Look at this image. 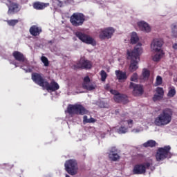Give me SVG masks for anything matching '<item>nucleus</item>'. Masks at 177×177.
<instances>
[{
  "label": "nucleus",
  "mask_w": 177,
  "mask_h": 177,
  "mask_svg": "<svg viewBox=\"0 0 177 177\" xmlns=\"http://www.w3.org/2000/svg\"><path fill=\"white\" fill-rule=\"evenodd\" d=\"M142 53H143V48L140 45L136 46L132 50H127V59L130 60L129 68L131 73L136 71L139 68L138 64L139 62H140Z\"/></svg>",
  "instance_id": "obj_1"
},
{
  "label": "nucleus",
  "mask_w": 177,
  "mask_h": 177,
  "mask_svg": "<svg viewBox=\"0 0 177 177\" xmlns=\"http://www.w3.org/2000/svg\"><path fill=\"white\" fill-rule=\"evenodd\" d=\"M174 111L169 108H165L162 110L161 113L155 119L154 123L157 127H164L168 125L172 121Z\"/></svg>",
  "instance_id": "obj_2"
},
{
  "label": "nucleus",
  "mask_w": 177,
  "mask_h": 177,
  "mask_svg": "<svg viewBox=\"0 0 177 177\" xmlns=\"http://www.w3.org/2000/svg\"><path fill=\"white\" fill-rule=\"evenodd\" d=\"M171 157H172L171 146L167 145L158 149L156 154V161H164L165 158H171Z\"/></svg>",
  "instance_id": "obj_3"
},
{
  "label": "nucleus",
  "mask_w": 177,
  "mask_h": 177,
  "mask_svg": "<svg viewBox=\"0 0 177 177\" xmlns=\"http://www.w3.org/2000/svg\"><path fill=\"white\" fill-rule=\"evenodd\" d=\"M65 171L69 175L74 176L78 174V162L75 159H69L65 162Z\"/></svg>",
  "instance_id": "obj_4"
},
{
  "label": "nucleus",
  "mask_w": 177,
  "mask_h": 177,
  "mask_svg": "<svg viewBox=\"0 0 177 177\" xmlns=\"http://www.w3.org/2000/svg\"><path fill=\"white\" fill-rule=\"evenodd\" d=\"M67 112L68 114H77V115H85L88 114V110L82 104H69L67 107Z\"/></svg>",
  "instance_id": "obj_5"
},
{
  "label": "nucleus",
  "mask_w": 177,
  "mask_h": 177,
  "mask_svg": "<svg viewBox=\"0 0 177 177\" xmlns=\"http://www.w3.org/2000/svg\"><path fill=\"white\" fill-rule=\"evenodd\" d=\"M70 22L74 27H80L85 23V15L81 12H75L71 16Z\"/></svg>",
  "instance_id": "obj_6"
},
{
  "label": "nucleus",
  "mask_w": 177,
  "mask_h": 177,
  "mask_svg": "<svg viewBox=\"0 0 177 177\" xmlns=\"http://www.w3.org/2000/svg\"><path fill=\"white\" fill-rule=\"evenodd\" d=\"M73 68L74 70H91L92 68V62L86 59L85 57H82L76 64L73 65Z\"/></svg>",
  "instance_id": "obj_7"
},
{
  "label": "nucleus",
  "mask_w": 177,
  "mask_h": 177,
  "mask_svg": "<svg viewBox=\"0 0 177 177\" xmlns=\"http://www.w3.org/2000/svg\"><path fill=\"white\" fill-rule=\"evenodd\" d=\"M150 162H145L143 164H137L133 167V174L134 175H142L146 174V169H149Z\"/></svg>",
  "instance_id": "obj_8"
},
{
  "label": "nucleus",
  "mask_w": 177,
  "mask_h": 177,
  "mask_svg": "<svg viewBox=\"0 0 177 177\" xmlns=\"http://www.w3.org/2000/svg\"><path fill=\"white\" fill-rule=\"evenodd\" d=\"M151 49L152 52H155L156 55L153 57V62H160L162 56H164V50L161 45H151Z\"/></svg>",
  "instance_id": "obj_9"
},
{
  "label": "nucleus",
  "mask_w": 177,
  "mask_h": 177,
  "mask_svg": "<svg viewBox=\"0 0 177 177\" xmlns=\"http://www.w3.org/2000/svg\"><path fill=\"white\" fill-rule=\"evenodd\" d=\"M75 35L79 38L80 41L84 42V44H87L88 45H93V44H96L95 39L85 33H82V32L77 31L75 32Z\"/></svg>",
  "instance_id": "obj_10"
},
{
  "label": "nucleus",
  "mask_w": 177,
  "mask_h": 177,
  "mask_svg": "<svg viewBox=\"0 0 177 177\" xmlns=\"http://www.w3.org/2000/svg\"><path fill=\"white\" fill-rule=\"evenodd\" d=\"M115 32V30L113 27H109L103 30H102L100 33V39H110Z\"/></svg>",
  "instance_id": "obj_11"
},
{
  "label": "nucleus",
  "mask_w": 177,
  "mask_h": 177,
  "mask_svg": "<svg viewBox=\"0 0 177 177\" xmlns=\"http://www.w3.org/2000/svg\"><path fill=\"white\" fill-rule=\"evenodd\" d=\"M32 80L35 84H37L42 88L45 86L46 82H48L46 81V80L44 78V77H42V75L40 73H32Z\"/></svg>",
  "instance_id": "obj_12"
},
{
  "label": "nucleus",
  "mask_w": 177,
  "mask_h": 177,
  "mask_svg": "<svg viewBox=\"0 0 177 177\" xmlns=\"http://www.w3.org/2000/svg\"><path fill=\"white\" fill-rule=\"evenodd\" d=\"M96 84L91 82L89 76H86L83 79L82 88L86 91H95L96 89Z\"/></svg>",
  "instance_id": "obj_13"
},
{
  "label": "nucleus",
  "mask_w": 177,
  "mask_h": 177,
  "mask_svg": "<svg viewBox=\"0 0 177 177\" xmlns=\"http://www.w3.org/2000/svg\"><path fill=\"white\" fill-rule=\"evenodd\" d=\"M129 88L133 90L134 96H142L143 95V86L133 82H130Z\"/></svg>",
  "instance_id": "obj_14"
},
{
  "label": "nucleus",
  "mask_w": 177,
  "mask_h": 177,
  "mask_svg": "<svg viewBox=\"0 0 177 177\" xmlns=\"http://www.w3.org/2000/svg\"><path fill=\"white\" fill-rule=\"evenodd\" d=\"M118 153V151L117 150V148H115V147H112L111 149H109V160H111V161H118L120 157Z\"/></svg>",
  "instance_id": "obj_15"
},
{
  "label": "nucleus",
  "mask_w": 177,
  "mask_h": 177,
  "mask_svg": "<svg viewBox=\"0 0 177 177\" xmlns=\"http://www.w3.org/2000/svg\"><path fill=\"white\" fill-rule=\"evenodd\" d=\"M156 94H154L152 100L153 102H158L164 99V88L162 87H157L156 88Z\"/></svg>",
  "instance_id": "obj_16"
},
{
  "label": "nucleus",
  "mask_w": 177,
  "mask_h": 177,
  "mask_svg": "<svg viewBox=\"0 0 177 177\" xmlns=\"http://www.w3.org/2000/svg\"><path fill=\"white\" fill-rule=\"evenodd\" d=\"M46 91H51L52 92H56V91H58V89L60 88L59 86V84L55 81H52L50 84L49 82H46L44 84V87Z\"/></svg>",
  "instance_id": "obj_17"
},
{
  "label": "nucleus",
  "mask_w": 177,
  "mask_h": 177,
  "mask_svg": "<svg viewBox=\"0 0 177 177\" xmlns=\"http://www.w3.org/2000/svg\"><path fill=\"white\" fill-rule=\"evenodd\" d=\"M29 32L32 37H38L42 32V28L37 25H33L30 28Z\"/></svg>",
  "instance_id": "obj_18"
},
{
  "label": "nucleus",
  "mask_w": 177,
  "mask_h": 177,
  "mask_svg": "<svg viewBox=\"0 0 177 177\" xmlns=\"http://www.w3.org/2000/svg\"><path fill=\"white\" fill-rule=\"evenodd\" d=\"M113 99L116 103H123V104L128 103V97L124 94L119 93L118 95H114Z\"/></svg>",
  "instance_id": "obj_19"
},
{
  "label": "nucleus",
  "mask_w": 177,
  "mask_h": 177,
  "mask_svg": "<svg viewBox=\"0 0 177 177\" xmlns=\"http://www.w3.org/2000/svg\"><path fill=\"white\" fill-rule=\"evenodd\" d=\"M138 26L139 27L140 30L144 32H150V31H151V27H150V25H149V24L146 23L145 21L138 22Z\"/></svg>",
  "instance_id": "obj_20"
},
{
  "label": "nucleus",
  "mask_w": 177,
  "mask_h": 177,
  "mask_svg": "<svg viewBox=\"0 0 177 177\" xmlns=\"http://www.w3.org/2000/svg\"><path fill=\"white\" fill-rule=\"evenodd\" d=\"M116 78L118 80L119 82H122L127 81L128 76L127 75V72L118 70L115 71Z\"/></svg>",
  "instance_id": "obj_21"
},
{
  "label": "nucleus",
  "mask_w": 177,
  "mask_h": 177,
  "mask_svg": "<svg viewBox=\"0 0 177 177\" xmlns=\"http://www.w3.org/2000/svg\"><path fill=\"white\" fill-rule=\"evenodd\" d=\"M12 56L17 62H20L21 63L26 62V57H24V55H23V53L19 51H14L12 53Z\"/></svg>",
  "instance_id": "obj_22"
},
{
  "label": "nucleus",
  "mask_w": 177,
  "mask_h": 177,
  "mask_svg": "<svg viewBox=\"0 0 177 177\" xmlns=\"http://www.w3.org/2000/svg\"><path fill=\"white\" fill-rule=\"evenodd\" d=\"M48 6H49V3H41L37 1L33 3V8L37 10H42L45 9V8H48Z\"/></svg>",
  "instance_id": "obj_23"
},
{
  "label": "nucleus",
  "mask_w": 177,
  "mask_h": 177,
  "mask_svg": "<svg viewBox=\"0 0 177 177\" xmlns=\"http://www.w3.org/2000/svg\"><path fill=\"white\" fill-rule=\"evenodd\" d=\"M17 9H19V5H17V3H12L8 6V13H15L18 11Z\"/></svg>",
  "instance_id": "obj_24"
},
{
  "label": "nucleus",
  "mask_w": 177,
  "mask_h": 177,
  "mask_svg": "<svg viewBox=\"0 0 177 177\" xmlns=\"http://www.w3.org/2000/svg\"><path fill=\"white\" fill-rule=\"evenodd\" d=\"M131 42L133 44H138V42H139V37L136 32H133L131 33Z\"/></svg>",
  "instance_id": "obj_25"
},
{
  "label": "nucleus",
  "mask_w": 177,
  "mask_h": 177,
  "mask_svg": "<svg viewBox=\"0 0 177 177\" xmlns=\"http://www.w3.org/2000/svg\"><path fill=\"white\" fill-rule=\"evenodd\" d=\"M157 142L155 140H149L143 144L144 147H156Z\"/></svg>",
  "instance_id": "obj_26"
},
{
  "label": "nucleus",
  "mask_w": 177,
  "mask_h": 177,
  "mask_svg": "<svg viewBox=\"0 0 177 177\" xmlns=\"http://www.w3.org/2000/svg\"><path fill=\"white\" fill-rule=\"evenodd\" d=\"M142 76L144 81H147L150 77V71L147 70V68H144L142 70Z\"/></svg>",
  "instance_id": "obj_27"
},
{
  "label": "nucleus",
  "mask_w": 177,
  "mask_h": 177,
  "mask_svg": "<svg viewBox=\"0 0 177 177\" xmlns=\"http://www.w3.org/2000/svg\"><path fill=\"white\" fill-rule=\"evenodd\" d=\"M151 45H164V40L161 38H155L151 41Z\"/></svg>",
  "instance_id": "obj_28"
},
{
  "label": "nucleus",
  "mask_w": 177,
  "mask_h": 177,
  "mask_svg": "<svg viewBox=\"0 0 177 177\" xmlns=\"http://www.w3.org/2000/svg\"><path fill=\"white\" fill-rule=\"evenodd\" d=\"M83 122L84 124H92L93 122H96V120H95L93 118L88 119V116L84 115L83 117Z\"/></svg>",
  "instance_id": "obj_29"
},
{
  "label": "nucleus",
  "mask_w": 177,
  "mask_h": 177,
  "mask_svg": "<svg viewBox=\"0 0 177 177\" xmlns=\"http://www.w3.org/2000/svg\"><path fill=\"white\" fill-rule=\"evenodd\" d=\"M176 95V90L175 89V87H171L169 89L168 93H167V97H174Z\"/></svg>",
  "instance_id": "obj_30"
},
{
  "label": "nucleus",
  "mask_w": 177,
  "mask_h": 177,
  "mask_svg": "<svg viewBox=\"0 0 177 177\" xmlns=\"http://www.w3.org/2000/svg\"><path fill=\"white\" fill-rule=\"evenodd\" d=\"M19 23V19H11V20H8L7 24L8 26H10L12 27H15L16 24Z\"/></svg>",
  "instance_id": "obj_31"
},
{
  "label": "nucleus",
  "mask_w": 177,
  "mask_h": 177,
  "mask_svg": "<svg viewBox=\"0 0 177 177\" xmlns=\"http://www.w3.org/2000/svg\"><path fill=\"white\" fill-rule=\"evenodd\" d=\"M118 132L120 134L122 133H127V132H128V127H125L124 126H121L118 129Z\"/></svg>",
  "instance_id": "obj_32"
},
{
  "label": "nucleus",
  "mask_w": 177,
  "mask_h": 177,
  "mask_svg": "<svg viewBox=\"0 0 177 177\" xmlns=\"http://www.w3.org/2000/svg\"><path fill=\"white\" fill-rule=\"evenodd\" d=\"M41 60L42 63H44L45 67H48V66H49V60H48L46 57L42 56L41 57Z\"/></svg>",
  "instance_id": "obj_33"
},
{
  "label": "nucleus",
  "mask_w": 177,
  "mask_h": 177,
  "mask_svg": "<svg viewBox=\"0 0 177 177\" xmlns=\"http://www.w3.org/2000/svg\"><path fill=\"white\" fill-rule=\"evenodd\" d=\"M100 75H101V80L104 82L106 81V78H107V73L104 70H102L100 72Z\"/></svg>",
  "instance_id": "obj_34"
},
{
  "label": "nucleus",
  "mask_w": 177,
  "mask_h": 177,
  "mask_svg": "<svg viewBox=\"0 0 177 177\" xmlns=\"http://www.w3.org/2000/svg\"><path fill=\"white\" fill-rule=\"evenodd\" d=\"M138 73H134L131 78H130V81L133 82H138Z\"/></svg>",
  "instance_id": "obj_35"
},
{
  "label": "nucleus",
  "mask_w": 177,
  "mask_h": 177,
  "mask_svg": "<svg viewBox=\"0 0 177 177\" xmlns=\"http://www.w3.org/2000/svg\"><path fill=\"white\" fill-rule=\"evenodd\" d=\"M162 84V77L161 76H157L156 84L157 86Z\"/></svg>",
  "instance_id": "obj_36"
},
{
  "label": "nucleus",
  "mask_w": 177,
  "mask_h": 177,
  "mask_svg": "<svg viewBox=\"0 0 177 177\" xmlns=\"http://www.w3.org/2000/svg\"><path fill=\"white\" fill-rule=\"evenodd\" d=\"M110 93L112 94V95H115V96H117V95H118L120 93H118V91H117V90H110Z\"/></svg>",
  "instance_id": "obj_37"
},
{
  "label": "nucleus",
  "mask_w": 177,
  "mask_h": 177,
  "mask_svg": "<svg viewBox=\"0 0 177 177\" xmlns=\"http://www.w3.org/2000/svg\"><path fill=\"white\" fill-rule=\"evenodd\" d=\"M127 122H128V124H129V125L130 124H133V120H129L127 121Z\"/></svg>",
  "instance_id": "obj_38"
},
{
  "label": "nucleus",
  "mask_w": 177,
  "mask_h": 177,
  "mask_svg": "<svg viewBox=\"0 0 177 177\" xmlns=\"http://www.w3.org/2000/svg\"><path fill=\"white\" fill-rule=\"evenodd\" d=\"M173 48L176 50H177V45H174Z\"/></svg>",
  "instance_id": "obj_39"
},
{
  "label": "nucleus",
  "mask_w": 177,
  "mask_h": 177,
  "mask_svg": "<svg viewBox=\"0 0 177 177\" xmlns=\"http://www.w3.org/2000/svg\"><path fill=\"white\" fill-rule=\"evenodd\" d=\"M172 27H173V28H177L176 24H173V25H172Z\"/></svg>",
  "instance_id": "obj_40"
},
{
  "label": "nucleus",
  "mask_w": 177,
  "mask_h": 177,
  "mask_svg": "<svg viewBox=\"0 0 177 177\" xmlns=\"http://www.w3.org/2000/svg\"><path fill=\"white\" fill-rule=\"evenodd\" d=\"M65 177H70L68 174H66Z\"/></svg>",
  "instance_id": "obj_41"
},
{
  "label": "nucleus",
  "mask_w": 177,
  "mask_h": 177,
  "mask_svg": "<svg viewBox=\"0 0 177 177\" xmlns=\"http://www.w3.org/2000/svg\"><path fill=\"white\" fill-rule=\"evenodd\" d=\"M48 43H49V44H52V41H50Z\"/></svg>",
  "instance_id": "obj_42"
},
{
  "label": "nucleus",
  "mask_w": 177,
  "mask_h": 177,
  "mask_svg": "<svg viewBox=\"0 0 177 177\" xmlns=\"http://www.w3.org/2000/svg\"><path fill=\"white\" fill-rule=\"evenodd\" d=\"M138 45H142V44L139 43Z\"/></svg>",
  "instance_id": "obj_43"
},
{
  "label": "nucleus",
  "mask_w": 177,
  "mask_h": 177,
  "mask_svg": "<svg viewBox=\"0 0 177 177\" xmlns=\"http://www.w3.org/2000/svg\"><path fill=\"white\" fill-rule=\"evenodd\" d=\"M174 45H177V44H175Z\"/></svg>",
  "instance_id": "obj_44"
}]
</instances>
